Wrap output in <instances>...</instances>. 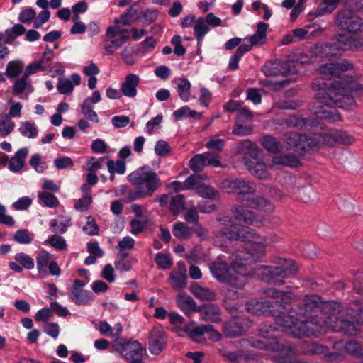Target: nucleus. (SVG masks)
I'll return each instance as SVG.
<instances>
[{"label":"nucleus","mask_w":363,"mask_h":363,"mask_svg":"<svg viewBox=\"0 0 363 363\" xmlns=\"http://www.w3.org/2000/svg\"><path fill=\"white\" fill-rule=\"evenodd\" d=\"M175 330L185 332L191 338L196 341H200L205 333H210L209 338L213 341H218L221 337L220 333L216 331L213 326L211 325H201L196 326L188 325L184 330L177 328H175Z\"/></svg>","instance_id":"nucleus-14"},{"label":"nucleus","mask_w":363,"mask_h":363,"mask_svg":"<svg viewBox=\"0 0 363 363\" xmlns=\"http://www.w3.org/2000/svg\"><path fill=\"white\" fill-rule=\"evenodd\" d=\"M276 263V266L261 265L257 267L256 273L262 281L281 285L284 284V278L297 272V267L291 259L278 258Z\"/></svg>","instance_id":"nucleus-6"},{"label":"nucleus","mask_w":363,"mask_h":363,"mask_svg":"<svg viewBox=\"0 0 363 363\" xmlns=\"http://www.w3.org/2000/svg\"><path fill=\"white\" fill-rule=\"evenodd\" d=\"M344 349L349 354L361 358L363 357L362 347L356 340H350L345 345Z\"/></svg>","instance_id":"nucleus-56"},{"label":"nucleus","mask_w":363,"mask_h":363,"mask_svg":"<svg viewBox=\"0 0 363 363\" xmlns=\"http://www.w3.org/2000/svg\"><path fill=\"white\" fill-rule=\"evenodd\" d=\"M128 181L136 189L130 190L127 198L130 201L152 196L162 186V180L158 174L148 165H144L130 173Z\"/></svg>","instance_id":"nucleus-3"},{"label":"nucleus","mask_w":363,"mask_h":363,"mask_svg":"<svg viewBox=\"0 0 363 363\" xmlns=\"http://www.w3.org/2000/svg\"><path fill=\"white\" fill-rule=\"evenodd\" d=\"M156 264L162 269H169L172 265V262L168 255L158 252L155 257Z\"/></svg>","instance_id":"nucleus-64"},{"label":"nucleus","mask_w":363,"mask_h":363,"mask_svg":"<svg viewBox=\"0 0 363 363\" xmlns=\"http://www.w3.org/2000/svg\"><path fill=\"white\" fill-rule=\"evenodd\" d=\"M68 295L72 301L79 306L91 305L94 301L92 294L84 289H69Z\"/></svg>","instance_id":"nucleus-31"},{"label":"nucleus","mask_w":363,"mask_h":363,"mask_svg":"<svg viewBox=\"0 0 363 363\" xmlns=\"http://www.w3.org/2000/svg\"><path fill=\"white\" fill-rule=\"evenodd\" d=\"M33 238V235L27 229L18 230L13 235V240L16 242L23 245L30 244L32 242Z\"/></svg>","instance_id":"nucleus-60"},{"label":"nucleus","mask_w":363,"mask_h":363,"mask_svg":"<svg viewBox=\"0 0 363 363\" xmlns=\"http://www.w3.org/2000/svg\"><path fill=\"white\" fill-rule=\"evenodd\" d=\"M289 64L279 60L267 62L262 68V71L267 77H277L284 75L289 72Z\"/></svg>","instance_id":"nucleus-21"},{"label":"nucleus","mask_w":363,"mask_h":363,"mask_svg":"<svg viewBox=\"0 0 363 363\" xmlns=\"http://www.w3.org/2000/svg\"><path fill=\"white\" fill-rule=\"evenodd\" d=\"M196 193L203 198L218 199L219 193L214 188L207 185H199L196 187Z\"/></svg>","instance_id":"nucleus-54"},{"label":"nucleus","mask_w":363,"mask_h":363,"mask_svg":"<svg viewBox=\"0 0 363 363\" xmlns=\"http://www.w3.org/2000/svg\"><path fill=\"white\" fill-rule=\"evenodd\" d=\"M357 308H352L350 307H343L340 303L339 311L334 314V315H327L328 318V327L330 328L335 332L342 333L347 335H357L359 331L358 325H359L356 321L354 318Z\"/></svg>","instance_id":"nucleus-4"},{"label":"nucleus","mask_w":363,"mask_h":363,"mask_svg":"<svg viewBox=\"0 0 363 363\" xmlns=\"http://www.w3.org/2000/svg\"><path fill=\"white\" fill-rule=\"evenodd\" d=\"M262 147L267 151L273 154L281 152L283 149L282 144L276 138L271 135H264L261 139Z\"/></svg>","instance_id":"nucleus-42"},{"label":"nucleus","mask_w":363,"mask_h":363,"mask_svg":"<svg viewBox=\"0 0 363 363\" xmlns=\"http://www.w3.org/2000/svg\"><path fill=\"white\" fill-rule=\"evenodd\" d=\"M179 96L184 101H188L190 96L191 82L186 78H178L175 80Z\"/></svg>","instance_id":"nucleus-45"},{"label":"nucleus","mask_w":363,"mask_h":363,"mask_svg":"<svg viewBox=\"0 0 363 363\" xmlns=\"http://www.w3.org/2000/svg\"><path fill=\"white\" fill-rule=\"evenodd\" d=\"M45 244H49L58 250H65L67 249V245L63 237L58 235H53L48 238L45 241Z\"/></svg>","instance_id":"nucleus-61"},{"label":"nucleus","mask_w":363,"mask_h":363,"mask_svg":"<svg viewBox=\"0 0 363 363\" xmlns=\"http://www.w3.org/2000/svg\"><path fill=\"white\" fill-rule=\"evenodd\" d=\"M303 352L311 355L323 354L328 360H337L341 356L338 352H329L327 347L315 342L308 345L307 349Z\"/></svg>","instance_id":"nucleus-32"},{"label":"nucleus","mask_w":363,"mask_h":363,"mask_svg":"<svg viewBox=\"0 0 363 363\" xmlns=\"http://www.w3.org/2000/svg\"><path fill=\"white\" fill-rule=\"evenodd\" d=\"M223 228L213 233V240L216 246L225 247L224 239L228 240L252 242L250 248L245 250H237L230 257V265L233 271H238L262 257L265 253V245L257 241L259 235L250 227L235 223L229 216H220L217 218Z\"/></svg>","instance_id":"nucleus-2"},{"label":"nucleus","mask_w":363,"mask_h":363,"mask_svg":"<svg viewBox=\"0 0 363 363\" xmlns=\"http://www.w3.org/2000/svg\"><path fill=\"white\" fill-rule=\"evenodd\" d=\"M206 160H208L206 152L197 154L190 160L189 166L191 170L200 172L207 166Z\"/></svg>","instance_id":"nucleus-52"},{"label":"nucleus","mask_w":363,"mask_h":363,"mask_svg":"<svg viewBox=\"0 0 363 363\" xmlns=\"http://www.w3.org/2000/svg\"><path fill=\"white\" fill-rule=\"evenodd\" d=\"M203 320L211 322H218L220 320V310L216 304H207L203 307L200 306L199 311Z\"/></svg>","instance_id":"nucleus-35"},{"label":"nucleus","mask_w":363,"mask_h":363,"mask_svg":"<svg viewBox=\"0 0 363 363\" xmlns=\"http://www.w3.org/2000/svg\"><path fill=\"white\" fill-rule=\"evenodd\" d=\"M221 188L228 194L237 195L238 201H246L256 193L257 188L254 182L242 178L227 179L222 182Z\"/></svg>","instance_id":"nucleus-9"},{"label":"nucleus","mask_w":363,"mask_h":363,"mask_svg":"<svg viewBox=\"0 0 363 363\" xmlns=\"http://www.w3.org/2000/svg\"><path fill=\"white\" fill-rule=\"evenodd\" d=\"M243 123L235 121L232 130V134L239 136H247L252 134L254 126L252 125H244Z\"/></svg>","instance_id":"nucleus-57"},{"label":"nucleus","mask_w":363,"mask_h":363,"mask_svg":"<svg viewBox=\"0 0 363 363\" xmlns=\"http://www.w3.org/2000/svg\"><path fill=\"white\" fill-rule=\"evenodd\" d=\"M138 13V9L133 6L129 7L125 12H124L120 17L115 18L114 23L116 24H123V26L130 25L132 22L135 21L137 18L135 16Z\"/></svg>","instance_id":"nucleus-49"},{"label":"nucleus","mask_w":363,"mask_h":363,"mask_svg":"<svg viewBox=\"0 0 363 363\" xmlns=\"http://www.w3.org/2000/svg\"><path fill=\"white\" fill-rule=\"evenodd\" d=\"M193 232L192 228L182 222L175 223L172 229L174 236L183 240L190 238Z\"/></svg>","instance_id":"nucleus-46"},{"label":"nucleus","mask_w":363,"mask_h":363,"mask_svg":"<svg viewBox=\"0 0 363 363\" xmlns=\"http://www.w3.org/2000/svg\"><path fill=\"white\" fill-rule=\"evenodd\" d=\"M81 191L83 193V196L75 202L74 208L81 212H84L88 210L92 202L91 190L88 184H82Z\"/></svg>","instance_id":"nucleus-40"},{"label":"nucleus","mask_w":363,"mask_h":363,"mask_svg":"<svg viewBox=\"0 0 363 363\" xmlns=\"http://www.w3.org/2000/svg\"><path fill=\"white\" fill-rule=\"evenodd\" d=\"M12 89L13 94L15 96H21L22 94H24L21 98L25 99H27L29 94L34 91L31 80L28 77H25L24 75L13 82Z\"/></svg>","instance_id":"nucleus-25"},{"label":"nucleus","mask_w":363,"mask_h":363,"mask_svg":"<svg viewBox=\"0 0 363 363\" xmlns=\"http://www.w3.org/2000/svg\"><path fill=\"white\" fill-rule=\"evenodd\" d=\"M18 130L23 136L28 138H35L38 134L35 124L29 121L22 122Z\"/></svg>","instance_id":"nucleus-51"},{"label":"nucleus","mask_w":363,"mask_h":363,"mask_svg":"<svg viewBox=\"0 0 363 363\" xmlns=\"http://www.w3.org/2000/svg\"><path fill=\"white\" fill-rule=\"evenodd\" d=\"M340 303L337 301L323 302L315 294L306 295L298 304L296 313L303 316L334 315L339 311Z\"/></svg>","instance_id":"nucleus-5"},{"label":"nucleus","mask_w":363,"mask_h":363,"mask_svg":"<svg viewBox=\"0 0 363 363\" xmlns=\"http://www.w3.org/2000/svg\"><path fill=\"white\" fill-rule=\"evenodd\" d=\"M166 344V337L162 333L152 335L149 340V350L151 354L158 355L164 350Z\"/></svg>","instance_id":"nucleus-37"},{"label":"nucleus","mask_w":363,"mask_h":363,"mask_svg":"<svg viewBox=\"0 0 363 363\" xmlns=\"http://www.w3.org/2000/svg\"><path fill=\"white\" fill-rule=\"evenodd\" d=\"M113 350L128 362L137 358H143L146 354V349L143 348L138 341H128L123 338H117L113 345Z\"/></svg>","instance_id":"nucleus-11"},{"label":"nucleus","mask_w":363,"mask_h":363,"mask_svg":"<svg viewBox=\"0 0 363 363\" xmlns=\"http://www.w3.org/2000/svg\"><path fill=\"white\" fill-rule=\"evenodd\" d=\"M14 259L15 261L9 262V269L14 272L20 273L23 268L28 270L34 268L35 264L33 258L24 252L16 253Z\"/></svg>","instance_id":"nucleus-20"},{"label":"nucleus","mask_w":363,"mask_h":363,"mask_svg":"<svg viewBox=\"0 0 363 363\" xmlns=\"http://www.w3.org/2000/svg\"><path fill=\"white\" fill-rule=\"evenodd\" d=\"M57 89L62 94H68L72 92L74 89L72 82L67 78L60 77L58 79Z\"/></svg>","instance_id":"nucleus-63"},{"label":"nucleus","mask_w":363,"mask_h":363,"mask_svg":"<svg viewBox=\"0 0 363 363\" xmlns=\"http://www.w3.org/2000/svg\"><path fill=\"white\" fill-rule=\"evenodd\" d=\"M140 84V77L135 74H128L122 83L121 91L127 97L133 98L137 95V87Z\"/></svg>","instance_id":"nucleus-26"},{"label":"nucleus","mask_w":363,"mask_h":363,"mask_svg":"<svg viewBox=\"0 0 363 363\" xmlns=\"http://www.w3.org/2000/svg\"><path fill=\"white\" fill-rule=\"evenodd\" d=\"M277 353L272 355V360L275 363H305L294 358L295 348L288 342Z\"/></svg>","instance_id":"nucleus-22"},{"label":"nucleus","mask_w":363,"mask_h":363,"mask_svg":"<svg viewBox=\"0 0 363 363\" xmlns=\"http://www.w3.org/2000/svg\"><path fill=\"white\" fill-rule=\"evenodd\" d=\"M316 47L318 49H320V54L322 56L335 55L339 51H363V37L339 34L335 41L332 43L316 45Z\"/></svg>","instance_id":"nucleus-7"},{"label":"nucleus","mask_w":363,"mask_h":363,"mask_svg":"<svg viewBox=\"0 0 363 363\" xmlns=\"http://www.w3.org/2000/svg\"><path fill=\"white\" fill-rule=\"evenodd\" d=\"M277 309V312L276 315H272L275 318L276 323L283 328L290 330L292 333V330L297 327V325H298V320L291 315H289L285 312L281 311V308Z\"/></svg>","instance_id":"nucleus-34"},{"label":"nucleus","mask_w":363,"mask_h":363,"mask_svg":"<svg viewBox=\"0 0 363 363\" xmlns=\"http://www.w3.org/2000/svg\"><path fill=\"white\" fill-rule=\"evenodd\" d=\"M242 162L250 174L257 179H266L269 177L266 164L258 156L251 158L243 157Z\"/></svg>","instance_id":"nucleus-17"},{"label":"nucleus","mask_w":363,"mask_h":363,"mask_svg":"<svg viewBox=\"0 0 363 363\" xmlns=\"http://www.w3.org/2000/svg\"><path fill=\"white\" fill-rule=\"evenodd\" d=\"M52 255L47 251L40 252L36 257L38 272L40 275H47L48 267L52 262Z\"/></svg>","instance_id":"nucleus-43"},{"label":"nucleus","mask_w":363,"mask_h":363,"mask_svg":"<svg viewBox=\"0 0 363 363\" xmlns=\"http://www.w3.org/2000/svg\"><path fill=\"white\" fill-rule=\"evenodd\" d=\"M24 65L21 61H11L7 64L6 75L9 79L16 78L23 69Z\"/></svg>","instance_id":"nucleus-50"},{"label":"nucleus","mask_w":363,"mask_h":363,"mask_svg":"<svg viewBox=\"0 0 363 363\" xmlns=\"http://www.w3.org/2000/svg\"><path fill=\"white\" fill-rule=\"evenodd\" d=\"M275 327L272 325L263 324L259 330V338H251L247 340L250 346L255 348L271 351L277 354L281 348L289 342L278 340L274 336Z\"/></svg>","instance_id":"nucleus-8"},{"label":"nucleus","mask_w":363,"mask_h":363,"mask_svg":"<svg viewBox=\"0 0 363 363\" xmlns=\"http://www.w3.org/2000/svg\"><path fill=\"white\" fill-rule=\"evenodd\" d=\"M272 164L274 165H281L290 167H296L300 165V158L298 154L295 152L291 154H284L273 157Z\"/></svg>","instance_id":"nucleus-36"},{"label":"nucleus","mask_w":363,"mask_h":363,"mask_svg":"<svg viewBox=\"0 0 363 363\" xmlns=\"http://www.w3.org/2000/svg\"><path fill=\"white\" fill-rule=\"evenodd\" d=\"M353 69L347 60L328 62L319 67L324 77L312 82V89L318 93L310 111L320 119L340 121L342 117L335 108H347L355 105V98L363 93V86L353 77L344 74Z\"/></svg>","instance_id":"nucleus-1"},{"label":"nucleus","mask_w":363,"mask_h":363,"mask_svg":"<svg viewBox=\"0 0 363 363\" xmlns=\"http://www.w3.org/2000/svg\"><path fill=\"white\" fill-rule=\"evenodd\" d=\"M283 123L289 128L305 130L316 126L317 122L311 118H303L297 115H290L283 120Z\"/></svg>","instance_id":"nucleus-23"},{"label":"nucleus","mask_w":363,"mask_h":363,"mask_svg":"<svg viewBox=\"0 0 363 363\" xmlns=\"http://www.w3.org/2000/svg\"><path fill=\"white\" fill-rule=\"evenodd\" d=\"M176 301L179 308L188 316L200 310V306L196 305L195 301L186 294H179L177 296Z\"/></svg>","instance_id":"nucleus-28"},{"label":"nucleus","mask_w":363,"mask_h":363,"mask_svg":"<svg viewBox=\"0 0 363 363\" xmlns=\"http://www.w3.org/2000/svg\"><path fill=\"white\" fill-rule=\"evenodd\" d=\"M209 269L213 277L222 283L227 280L233 270L231 265L225 261H214L210 264Z\"/></svg>","instance_id":"nucleus-24"},{"label":"nucleus","mask_w":363,"mask_h":363,"mask_svg":"<svg viewBox=\"0 0 363 363\" xmlns=\"http://www.w3.org/2000/svg\"><path fill=\"white\" fill-rule=\"evenodd\" d=\"M334 130L336 143L350 145L354 143V138L347 132L342 130Z\"/></svg>","instance_id":"nucleus-59"},{"label":"nucleus","mask_w":363,"mask_h":363,"mask_svg":"<svg viewBox=\"0 0 363 363\" xmlns=\"http://www.w3.org/2000/svg\"><path fill=\"white\" fill-rule=\"evenodd\" d=\"M284 143L286 150H294L298 152V155L308 150H313L311 145L312 136L296 132L286 133L284 134Z\"/></svg>","instance_id":"nucleus-12"},{"label":"nucleus","mask_w":363,"mask_h":363,"mask_svg":"<svg viewBox=\"0 0 363 363\" xmlns=\"http://www.w3.org/2000/svg\"><path fill=\"white\" fill-rule=\"evenodd\" d=\"M184 196L182 194H177L171 198L169 209L172 214L177 216L184 208Z\"/></svg>","instance_id":"nucleus-53"},{"label":"nucleus","mask_w":363,"mask_h":363,"mask_svg":"<svg viewBox=\"0 0 363 363\" xmlns=\"http://www.w3.org/2000/svg\"><path fill=\"white\" fill-rule=\"evenodd\" d=\"M262 292L266 297L273 299L272 302L277 301L275 308H284L285 304L289 303L292 299L291 292L279 291L274 288L263 289Z\"/></svg>","instance_id":"nucleus-19"},{"label":"nucleus","mask_w":363,"mask_h":363,"mask_svg":"<svg viewBox=\"0 0 363 363\" xmlns=\"http://www.w3.org/2000/svg\"><path fill=\"white\" fill-rule=\"evenodd\" d=\"M341 1L342 0H322L315 12V16L319 17L331 13L336 9Z\"/></svg>","instance_id":"nucleus-44"},{"label":"nucleus","mask_w":363,"mask_h":363,"mask_svg":"<svg viewBox=\"0 0 363 363\" xmlns=\"http://www.w3.org/2000/svg\"><path fill=\"white\" fill-rule=\"evenodd\" d=\"M337 23L342 29L350 33L363 31V21L349 9L340 11L337 14Z\"/></svg>","instance_id":"nucleus-13"},{"label":"nucleus","mask_w":363,"mask_h":363,"mask_svg":"<svg viewBox=\"0 0 363 363\" xmlns=\"http://www.w3.org/2000/svg\"><path fill=\"white\" fill-rule=\"evenodd\" d=\"M210 29L206 24L204 18L201 17L196 20L194 24V32L195 38L199 43L201 42L205 35L209 32Z\"/></svg>","instance_id":"nucleus-47"},{"label":"nucleus","mask_w":363,"mask_h":363,"mask_svg":"<svg viewBox=\"0 0 363 363\" xmlns=\"http://www.w3.org/2000/svg\"><path fill=\"white\" fill-rule=\"evenodd\" d=\"M247 203L249 207L267 213H271L274 211V206L272 201L263 196H252L250 199H247Z\"/></svg>","instance_id":"nucleus-29"},{"label":"nucleus","mask_w":363,"mask_h":363,"mask_svg":"<svg viewBox=\"0 0 363 363\" xmlns=\"http://www.w3.org/2000/svg\"><path fill=\"white\" fill-rule=\"evenodd\" d=\"M15 123L9 118V116H2L0 117V135L6 137L14 129Z\"/></svg>","instance_id":"nucleus-55"},{"label":"nucleus","mask_w":363,"mask_h":363,"mask_svg":"<svg viewBox=\"0 0 363 363\" xmlns=\"http://www.w3.org/2000/svg\"><path fill=\"white\" fill-rule=\"evenodd\" d=\"M190 291L198 299L202 301H214L216 294L211 289L199 286L195 284L191 286Z\"/></svg>","instance_id":"nucleus-41"},{"label":"nucleus","mask_w":363,"mask_h":363,"mask_svg":"<svg viewBox=\"0 0 363 363\" xmlns=\"http://www.w3.org/2000/svg\"><path fill=\"white\" fill-rule=\"evenodd\" d=\"M335 143V130H332L327 133L312 135L310 144L313 147V150H315L319 149L323 145L332 146Z\"/></svg>","instance_id":"nucleus-33"},{"label":"nucleus","mask_w":363,"mask_h":363,"mask_svg":"<svg viewBox=\"0 0 363 363\" xmlns=\"http://www.w3.org/2000/svg\"><path fill=\"white\" fill-rule=\"evenodd\" d=\"M328 323L327 315L316 314V316H309L306 320L298 322L297 327L292 330V335L297 337L317 335L321 333L323 327L328 326Z\"/></svg>","instance_id":"nucleus-10"},{"label":"nucleus","mask_w":363,"mask_h":363,"mask_svg":"<svg viewBox=\"0 0 363 363\" xmlns=\"http://www.w3.org/2000/svg\"><path fill=\"white\" fill-rule=\"evenodd\" d=\"M38 196L48 207L55 208L59 205V201L57 198L50 193L41 191L38 193Z\"/></svg>","instance_id":"nucleus-62"},{"label":"nucleus","mask_w":363,"mask_h":363,"mask_svg":"<svg viewBox=\"0 0 363 363\" xmlns=\"http://www.w3.org/2000/svg\"><path fill=\"white\" fill-rule=\"evenodd\" d=\"M82 112L84 117L96 123L99 122L97 113L94 111L91 104H89V99H85L82 106Z\"/></svg>","instance_id":"nucleus-58"},{"label":"nucleus","mask_w":363,"mask_h":363,"mask_svg":"<svg viewBox=\"0 0 363 363\" xmlns=\"http://www.w3.org/2000/svg\"><path fill=\"white\" fill-rule=\"evenodd\" d=\"M277 301L272 302L269 300L263 301H250L245 303L247 312L256 315H276L277 309L275 308Z\"/></svg>","instance_id":"nucleus-16"},{"label":"nucleus","mask_w":363,"mask_h":363,"mask_svg":"<svg viewBox=\"0 0 363 363\" xmlns=\"http://www.w3.org/2000/svg\"><path fill=\"white\" fill-rule=\"evenodd\" d=\"M185 267L179 263V270L172 271L169 274V281L174 290L180 291L186 288V279Z\"/></svg>","instance_id":"nucleus-27"},{"label":"nucleus","mask_w":363,"mask_h":363,"mask_svg":"<svg viewBox=\"0 0 363 363\" xmlns=\"http://www.w3.org/2000/svg\"><path fill=\"white\" fill-rule=\"evenodd\" d=\"M28 150L23 147L19 149L13 157H12L9 162V169L13 172H18L24 164V160L27 157Z\"/></svg>","instance_id":"nucleus-39"},{"label":"nucleus","mask_w":363,"mask_h":363,"mask_svg":"<svg viewBox=\"0 0 363 363\" xmlns=\"http://www.w3.org/2000/svg\"><path fill=\"white\" fill-rule=\"evenodd\" d=\"M237 155L244 154V157L248 158L255 157L259 155V150L256 143L249 139L239 141L235 148Z\"/></svg>","instance_id":"nucleus-30"},{"label":"nucleus","mask_w":363,"mask_h":363,"mask_svg":"<svg viewBox=\"0 0 363 363\" xmlns=\"http://www.w3.org/2000/svg\"><path fill=\"white\" fill-rule=\"evenodd\" d=\"M158 17V11L156 9H147L141 11L137 19L140 21L143 26H148L155 22Z\"/></svg>","instance_id":"nucleus-48"},{"label":"nucleus","mask_w":363,"mask_h":363,"mask_svg":"<svg viewBox=\"0 0 363 363\" xmlns=\"http://www.w3.org/2000/svg\"><path fill=\"white\" fill-rule=\"evenodd\" d=\"M232 212L235 220L242 221L246 224L262 223V220L258 218V215L255 212L247 209L241 205L234 206Z\"/></svg>","instance_id":"nucleus-18"},{"label":"nucleus","mask_w":363,"mask_h":363,"mask_svg":"<svg viewBox=\"0 0 363 363\" xmlns=\"http://www.w3.org/2000/svg\"><path fill=\"white\" fill-rule=\"evenodd\" d=\"M251 326V321L244 317L235 318L224 325L223 333L230 338L242 335Z\"/></svg>","instance_id":"nucleus-15"},{"label":"nucleus","mask_w":363,"mask_h":363,"mask_svg":"<svg viewBox=\"0 0 363 363\" xmlns=\"http://www.w3.org/2000/svg\"><path fill=\"white\" fill-rule=\"evenodd\" d=\"M234 273L230 274L227 278L224 283L228 284L232 288L237 290L242 289L247 281V277L251 276L250 273H240L238 271H233Z\"/></svg>","instance_id":"nucleus-38"}]
</instances>
